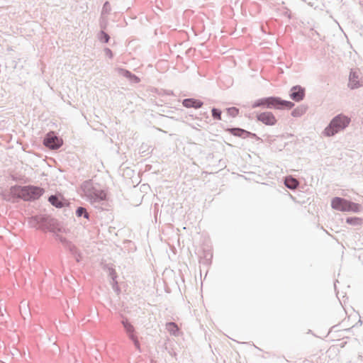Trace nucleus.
Instances as JSON below:
<instances>
[{"label":"nucleus","instance_id":"f257e3e1","mask_svg":"<svg viewBox=\"0 0 363 363\" xmlns=\"http://www.w3.org/2000/svg\"><path fill=\"white\" fill-rule=\"evenodd\" d=\"M262 106L267 108H280L281 106H285L291 108L294 104L291 101H284L277 97H268L257 100L252 104L253 108Z\"/></svg>","mask_w":363,"mask_h":363},{"label":"nucleus","instance_id":"f03ea898","mask_svg":"<svg viewBox=\"0 0 363 363\" xmlns=\"http://www.w3.org/2000/svg\"><path fill=\"white\" fill-rule=\"evenodd\" d=\"M350 118L347 116L339 115L330 122V125L325 129L324 134L326 136H332L344 129L350 123Z\"/></svg>","mask_w":363,"mask_h":363},{"label":"nucleus","instance_id":"7ed1b4c3","mask_svg":"<svg viewBox=\"0 0 363 363\" xmlns=\"http://www.w3.org/2000/svg\"><path fill=\"white\" fill-rule=\"evenodd\" d=\"M331 206L333 209L340 211H359V205L347 201L340 197H335L331 201Z\"/></svg>","mask_w":363,"mask_h":363},{"label":"nucleus","instance_id":"20e7f679","mask_svg":"<svg viewBox=\"0 0 363 363\" xmlns=\"http://www.w3.org/2000/svg\"><path fill=\"white\" fill-rule=\"evenodd\" d=\"M44 191L43 189L37 186H24L20 191V196L24 200H31L38 199Z\"/></svg>","mask_w":363,"mask_h":363},{"label":"nucleus","instance_id":"39448f33","mask_svg":"<svg viewBox=\"0 0 363 363\" xmlns=\"http://www.w3.org/2000/svg\"><path fill=\"white\" fill-rule=\"evenodd\" d=\"M122 325H123L127 335L133 341L136 350L138 352H141V345L135 333L134 326L129 322L127 318H125L122 320Z\"/></svg>","mask_w":363,"mask_h":363},{"label":"nucleus","instance_id":"423d86ee","mask_svg":"<svg viewBox=\"0 0 363 363\" xmlns=\"http://www.w3.org/2000/svg\"><path fill=\"white\" fill-rule=\"evenodd\" d=\"M44 145L52 150L58 149L63 144V140L62 138L56 136L54 133L51 132L47 134L44 142Z\"/></svg>","mask_w":363,"mask_h":363},{"label":"nucleus","instance_id":"0eeeda50","mask_svg":"<svg viewBox=\"0 0 363 363\" xmlns=\"http://www.w3.org/2000/svg\"><path fill=\"white\" fill-rule=\"evenodd\" d=\"M257 119L266 125H274L277 120L273 113L264 111L257 115Z\"/></svg>","mask_w":363,"mask_h":363},{"label":"nucleus","instance_id":"6e6552de","mask_svg":"<svg viewBox=\"0 0 363 363\" xmlns=\"http://www.w3.org/2000/svg\"><path fill=\"white\" fill-rule=\"evenodd\" d=\"M349 86L352 89H356L362 86L359 74L357 72H352L350 74Z\"/></svg>","mask_w":363,"mask_h":363},{"label":"nucleus","instance_id":"1a4fd4ad","mask_svg":"<svg viewBox=\"0 0 363 363\" xmlns=\"http://www.w3.org/2000/svg\"><path fill=\"white\" fill-rule=\"evenodd\" d=\"M290 96L293 100L299 101L303 99L304 89L300 86H294L291 90Z\"/></svg>","mask_w":363,"mask_h":363},{"label":"nucleus","instance_id":"9d476101","mask_svg":"<svg viewBox=\"0 0 363 363\" xmlns=\"http://www.w3.org/2000/svg\"><path fill=\"white\" fill-rule=\"evenodd\" d=\"M184 106L186 108H199L202 106L203 103L198 99H186L183 101Z\"/></svg>","mask_w":363,"mask_h":363},{"label":"nucleus","instance_id":"9b49d317","mask_svg":"<svg viewBox=\"0 0 363 363\" xmlns=\"http://www.w3.org/2000/svg\"><path fill=\"white\" fill-rule=\"evenodd\" d=\"M165 327L170 335L174 336H178L179 335V328L176 323L172 322L167 323Z\"/></svg>","mask_w":363,"mask_h":363},{"label":"nucleus","instance_id":"f8f14e48","mask_svg":"<svg viewBox=\"0 0 363 363\" xmlns=\"http://www.w3.org/2000/svg\"><path fill=\"white\" fill-rule=\"evenodd\" d=\"M92 198L94 201H105L107 199V194L104 190H96Z\"/></svg>","mask_w":363,"mask_h":363},{"label":"nucleus","instance_id":"ddd939ff","mask_svg":"<svg viewBox=\"0 0 363 363\" xmlns=\"http://www.w3.org/2000/svg\"><path fill=\"white\" fill-rule=\"evenodd\" d=\"M298 184V181L292 177H286L285 179V185L289 189H296Z\"/></svg>","mask_w":363,"mask_h":363},{"label":"nucleus","instance_id":"4468645a","mask_svg":"<svg viewBox=\"0 0 363 363\" xmlns=\"http://www.w3.org/2000/svg\"><path fill=\"white\" fill-rule=\"evenodd\" d=\"M228 131L233 135L239 137H242L244 134H246L247 135L250 134L249 132L240 128H231L229 129Z\"/></svg>","mask_w":363,"mask_h":363},{"label":"nucleus","instance_id":"2eb2a0df","mask_svg":"<svg viewBox=\"0 0 363 363\" xmlns=\"http://www.w3.org/2000/svg\"><path fill=\"white\" fill-rule=\"evenodd\" d=\"M49 201L52 203V205L55 206L57 208H61L64 206L63 203L60 201L58 198L55 196H51L49 198Z\"/></svg>","mask_w":363,"mask_h":363},{"label":"nucleus","instance_id":"dca6fc26","mask_svg":"<svg viewBox=\"0 0 363 363\" xmlns=\"http://www.w3.org/2000/svg\"><path fill=\"white\" fill-rule=\"evenodd\" d=\"M76 213H77V216L78 217H80L82 215H84V217L86 218H88V217H89V214L86 212V209L84 208H82V207L78 208L77 211H76Z\"/></svg>","mask_w":363,"mask_h":363},{"label":"nucleus","instance_id":"f3484780","mask_svg":"<svg viewBox=\"0 0 363 363\" xmlns=\"http://www.w3.org/2000/svg\"><path fill=\"white\" fill-rule=\"evenodd\" d=\"M227 112L232 117H235L238 115L239 110L235 107H231L228 108Z\"/></svg>","mask_w":363,"mask_h":363},{"label":"nucleus","instance_id":"a211bd4d","mask_svg":"<svg viewBox=\"0 0 363 363\" xmlns=\"http://www.w3.org/2000/svg\"><path fill=\"white\" fill-rule=\"evenodd\" d=\"M212 116L214 118L217 119V120H220L221 119V112L216 109V108H213L212 110Z\"/></svg>","mask_w":363,"mask_h":363},{"label":"nucleus","instance_id":"6ab92c4d","mask_svg":"<svg viewBox=\"0 0 363 363\" xmlns=\"http://www.w3.org/2000/svg\"><path fill=\"white\" fill-rule=\"evenodd\" d=\"M102 35H104V42L105 43H108V39H109V36L106 33H102Z\"/></svg>","mask_w":363,"mask_h":363},{"label":"nucleus","instance_id":"aec40b11","mask_svg":"<svg viewBox=\"0 0 363 363\" xmlns=\"http://www.w3.org/2000/svg\"><path fill=\"white\" fill-rule=\"evenodd\" d=\"M347 223H350L351 222V220L350 219H347Z\"/></svg>","mask_w":363,"mask_h":363}]
</instances>
